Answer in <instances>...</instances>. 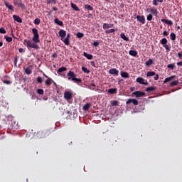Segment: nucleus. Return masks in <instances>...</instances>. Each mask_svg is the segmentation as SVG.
<instances>
[{"label": "nucleus", "instance_id": "8", "mask_svg": "<svg viewBox=\"0 0 182 182\" xmlns=\"http://www.w3.org/2000/svg\"><path fill=\"white\" fill-rule=\"evenodd\" d=\"M146 93L144 92H134L132 93L133 96H135V97L139 98V97H143L145 96Z\"/></svg>", "mask_w": 182, "mask_h": 182}, {"label": "nucleus", "instance_id": "12", "mask_svg": "<svg viewBox=\"0 0 182 182\" xmlns=\"http://www.w3.org/2000/svg\"><path fill=\"white\" fill-rule=\"evenodd\" d=\"M136 18L139 21H140L141 23H142V24H145L146 23V18L144 16H140V15H137L136 16Z\"/></svg>", "mask_w": 182, "mask_h": 182}, {"label": "nucleus", "instance_id": "54", "mask_svg": "<svg viewBox=\"0 0 182 182\" xmlns=\"http://www.w3.org/2000/svg\"><path fill=\"white\" fill-rule=\"evenodd\" d=\"M178 56L179 59H182V51H179V53H178Z\"/></svg>", "mask_w": 182, "mask_h": 182}, {"label": "nucleus", "instance_id": "17", "mask_svg": "<svg viewBox=\"0 0 182 182\" xmlns=\"http://www.w3.org/2000/svg\"><path fill=\"white\" fill-rule=\"evenodd\" d=\"M121 76L122 77H124V79H129V77H130V74H129L127 71H122V73H121Z\"/></svg>", "mask_w": 182, "mask_h": 182}, {"label": "nucleus", "instance_id": "28", "mask_svg": "<svg viewBox=\"0 0 182 182\" xmlns=\"http://www.w3.org/2000/svg\"><path fill=\"white\" fill-rule=\"evenodd\" d=\"M120 37L122 38H123V40H125V41H129V37H127V36H126V34H124V33H121Z\"/></svg>", "mask_w": 182, "mask_h": 182}, {"label": "nucleus", "instance_id": "55", "mask_svg": "<svg viewBox=\"0 0 182 182\" xmlns=\"http://www.w3.org/2000/svg\"><path fill=\"white\" fill-rule=\"evenodd\" d=\"M90 65H91V66H93V68H96V64H95V61H90Z\"/></svg>", "mask_w": 182, "mask_h": 182}, {"label": "nucleus", "instance_id": "18", "mask_svg": "<svg viewBox=\"0 0 182 182\" xmlns=\"http://www.w3.org/2000/svg\"><path fill=\"white\" fill-rule=\"evenodd\" d=\"M176 75H171L170 77H166V79L164 80V83H168V82H171L173 79H175Z\"/></svg>", "mask_w": 182, "mask_h": 182}, {"label": "nucleus", "instance_id": "16", "mask_svg": "<svg viewBox=\"0 0 182 182\" xmlns=\"http://www.w3.org/2000/svg\"><path fill=\"white\" fill-rule=\"evenodd\" d=\"M83 55L85 56V58H87L88 60H92V59H93L92 54H88V53H86V51L83 52Z\"/></svg>", "mask_w": 182, "mask_h": 182}, {"label": "nucleus", "instance_id": "4", "mask_svg": "<svg viewBox=\"0 0 182 182\" xmlns=\"http://www.w3.org/2000/svg\"><path fill=\"white\" fill-rule=\"evenodd\" d=\"M160 43L161 44L163 45V46L166 48V50H167V52H170L171 50V47L168 46V40L167 38H166L165 37L164 38H161L160 40Z\"/></svg>", "mask_w": 182, "mask_h": 182}, {"label": "nucleus", "instance_id": "19", "mask_svg": "<svg viewBox=\"0 0 182 182\" xmlns=\"http://www.w3.org/2000/svg\"><path fill=\"white\" fill-rule=\"evenodd\" d=\"M161 21L166 23V24H169V26H173V24L172 20H168V18H161Z\"/></svg>", "mask_w": 182, "mask_h": 182}, {"label": "nucleus", "instance_id": "51", "mask_svg": "<svg viewBox=\"0 0 182 182\" xmlns=\"http://www.w3.org/2000/svg\"><path fill=\"white\" fill-rule=\"evenodd\" d=\"M119 102H117V100H114V102H112V106H117Z\"/></svg>", "mask_w": 182, "mask_h": 182}, {"label": "nucleus", "instance_id": "26", "mask_svg": "<svg viewBox=\"0 0 182 182\" xmlns=\"http://www.w3.org/2000/svg\"><path fill=\"white\" fill-rule=\"evenodd\" d=\"M129 55H131V56H137L138 51H136V50H129Z\"/></svg>", "mask_w": 182, "mask_h": 182}, {"label": "nucleus", "instance_id": "43", "mask_svg": "<svg viewBox=\"0 0 182 182\" xmlns=\"http://www.w3.org/2000/svg\"><path fill=\"white\" fill-rule=\"evenodd\" d=\"M177 85H178V80H175L174 82H171V86H177Z\"/></svg>", "mask_w": 182, "mask_h": 182}, {"label": "nucleus", "instance_id": "53", "mask_svg": "<svg viewBox=\"0 0 182 182\" xmlns=\"http://www.w3.org/2000/svg\"><path fill=\"white\" fill-rule=\"evenodd\" d=\"M100 44V41L98 40L93 42V46H97Z\"/></svg>", "mask_w": 182, "mask_h": 182}, {"label": "nucleus", "instance_id": "9", "mask_svg": "<svg viewBox=\"0 0 182 182\" xmlns=\"http://www.w3.org/2000/svg\"><path fill=\"white\" fill-rule=\"evenodd\" d=\"M131 103H133L135 106H138L139 105V102L136 99H129L126 102L127 105H130Z\"/></svg>", "mask_w": 182, "mask_h": 182}, {"label": "nucleus", "instance_id": "32", "mask_svg": "<svg viewBox=\"0 0 182 182\" xmlns=\"http://www.w3.org/2000/svg\"><path fill=\"white\" fill-rule=\"evenodd\" d=\"M85 9H87V10H94V7L91 4H85Z\"/></svg>", "mask_w": 182, "mask_h": 182}, {"label": "nucleus", "instance_id": "60", "mask_svg": "<svg viewBox=\"0 0 182 182\" xmlns=\"http://www.w3.org/2000/svg\"><path fill=\"white\" fill-rule=\"evenodd\" d=\"M53 10L57 11V10H58V7H56L55 6H54L53 7Z\"/></svg>", "mask_w": 182, "mask_h": 182}, {"label": "nucleus", "instance_id": "62", "mask_svg": "<svg viewBox=\"0 0 182 182\" xmlns=\"http://www.w3.org/2000/svg\"><path fill=\"white\" fill-rule=\"evenodd\" d=\"M91 86H92L93 87H96V85L95 83H91Z\"/></svg>", "mask_w": 182, "mask_h": 182}, {"label": "nucleus", "instance_id": "56", "mask_svg": "<svg viewBox=\"0 0 182 182\" xmlns=\"http://www.w3.org/2000/svg\"><path fill=\"white\" fill-rule=\"evenodd\" d=\"M164 36H168L169 33L166 30H165L163 33Z\"/></svg>", "mask_w": 182, "mask_h": 182}, {"label": "nucleus", "instance_id": "13", "mask_svg": "<svg viewBox=\"0 0 182 182\" xmlns=\"http://www.w3.org/2000/svg\"><path fill=\"white\" fill-rule=\"evenodd\" d=\"M70 33H68L67 37H65L64 40V43L66 44L67 46H69L70 44Z\"/></svg>", "mask_w": 182, "mask_h": 182}, {"label": "nucleus", "instance_id": "41", "mask_svg": "<svg viewBox=\"0 0 182 182\" xmlns=\"http://www.w3.org/2000/svg\"><path fill=\"white\" fill-rule=\"evenodd\" d=\"M34 23H35V24H40V23H41V18H39L38 17H37L36 18H35Z\"/></svg>", "mask_w": 182, "mask_h": 182}, {"label": "nucleus", "instance_id": "48", "mask_svg": "<svg viewBox=\"0 0 182 182\" xmlns=\"http://www.w3.org/2000/svg\"><path fill=\"white\" fill-rule=\"evenodd\" d=\"M17 63H18V57H17V55H16L14 57V65L15 66H17Z\"/></svg>", "mask_w": 182, "mask_h": 182}, {"label": "nucleus", "instance_id": "31", "mask_svg": "<svg viewBox=\"0 0 182 182\" xmlns=\"http://www.w3.org/2000/svg\"><path fill=\"white\" fill-rule=\"evenodd\" d=\"M117 92V89H109L108 93H110V95H114Z\"/></svg>", "mask_w": 182, "mask_h": 182}, {"label": "nucleus", "instance_id": "34", "mask_svg": "<svg viewBox=\"0 0 182 182\" xmlns=\"http://www.w3.org/2000/svg\"><path fill=\"white\" fill-rule=\"evenodd\" d=\"M82 72H85V73H90V70L87 68V67H82Z\"/></svg>", "mask_w": 182, "mask_h": 182}, {"label": "nucleus", "instance_id": "10", "mask_svg": "<svg viewBox=\"0 0 182 182\" xmlns=\"http://www.w3.org/2000/svg\"><path fill=\"white\" fill-rule=\"evenodd\" d=\"M14 4L20 6L21 9H25L26 7L24 3H22V0H14Z\"/></svg>", "mask_w": 182, "mask_h": 182}, {"label": "nucleus", "instance_id": "61", "mask_svg": "<svg viewBox=\"0 0 182 182\" xmlns=\"http://www.w3.org/2000/svg\"><path fill=\"white\" fill-rule=\"evenodd\" d=\"M53 83L54 84V86H55V87H58L57 83H55V82H54V80H53Z\"/></svg>", "mask_w": 182, "mask_h": 182}, {"label": "nucleus", "instance_id": "20", "mask_svg": "<svg viewBox=\"0 0 182 182\" xmlns=\"http://www.w3.org/2000/svg\"><path fill=\"white\" fill-rule=\"evenodd\" d=\"M151 65H154L153 58H149V60L146 61V66H151Z\"/></svg>", "mask_w": 182, "mask_h": 182}, {"label": "nucleus", "instance_id": "45", "mask_svg": "<svg viewBox=\"0 0 182 182\" xmlns=\"http://www.w3.org/2000/svg\"><path fill=\"white\" fill-rule=\"evenodd\" d=\"M103 28H109V23H103Z\"/></svg>", "mask_w": 182, "mask_h": 182}, {"label": "nucleus", "instance_id": "30", "mask_svg": "<svg viewBox=\"0 0 182 182\" xmlns=\"http://www.w3.org/2000/svg\"><path fill=\"white\" fill-rule=\"evenodd\" d=\"M150 11H151L152 16H153V14L154 16H157V14H158L157 9H150Z\"/></svg>", "mask_w": 182, "mask_h": 182}, {"label": "nucleus", "instance_id": "27", "mask_svg": "<svg viewBox=\"0 0 182 182\" xmlns=\"http://www.w3.org/2000/svg\"><path fill=\"white\" fill-rule=\"evenodd\" d=\"M90 107H91V104L90 103H86V105H85L83 106V110L88 111V110H90Z\"/></svg>", "mask_w": 182, "mask_h": 182}, {"label": "nucleus", "instance_id": "39", "mask_svg": "<svg viewBox=\"0 0 182 182\" xmlns=\"http://www.w3.org/2000/svg\"><path fill=\"white\" fill-rule=\"evenodd\" d=\"M4 38H6V41L11 42L13 40V37H9L8 36H5Z\"/></svg>", "mask_w": 182, "mask_h": 182}, {"label": "nucleus", "instance_id": "5", "mask_svg": "<svg viewBox=\"0 0 182 182\" xmlns=\"http://www.w3.org/2000/svg\"><path fill=\"white\" fill-rule=\"evenodd\" d=\"M73 97V93L72 92H65L64 93V99L65 100H71Z\"/></svg>", "mask_w": 182, "mask_h": 182}, {"label": "nucleus", "instance_id": "59", "mask_svg": "<svg viewBox=\"0 0 182 182\" xmlns=\"http://www.w3.org/2000/svg\"><path fill=\"white\" fill-rule=\"evenodd\" d=\"M53 58H58L57 53H54V54H53Z\"/></svg>", "mask_w": 182, "mask_h": 182}, {"label": "nucleus", "instance_id": "40", "mask_svg": "<svg viewBox=\"0 0 182 182\" xmlns=\"http://www.w3.org/2000/svg\"><path fill=\"white\" fill-rule=\"evenodd\" d=\"M77 36L79 37V38H82V37H84V33H81L80 31H79L78 33H77Z\"/></svg>", "mask_w": 182, "mask_h": 182}, {"label": "nucleus", "instance_id": "38", "mask_svg": "<svg viewBox=\"0 0 182 182\" xmlns=\"http://www.w3.org/2000/svg\"><path fill=\"white\" fill-rule=\"evenodd\" d=\"M170 36L171 40L175 41L176 39V34L175 33H171Z\"/></svg>", "mask_w": 182, "mask_h": 182}, {"label": "nucleus", "instance_id": "58", "mask_svg": "<svg viewBox=\"0 0 182 182\" xmlns=\"http://www.w3.org/2000/svg\"><path fill=\"white\" fill-rule=\"evenodd\" d=\"M177 65L178 66H182V61H178L177 62Z\"/></svg>", "mask_w": 182, "mask_h": 182}, {"label": "nucleus", "instance_id": "52", "mask_svg": "<svg viewBox=\"0 0 182 182\" xmlns=\"http://www.w3.org/2000/svg\"><path fill=\"white\" fill-rule=\"evenodd\" d=\"M3 83H4L5 85H11V80H4Z\"/></svg>", "mask_w": 182, "mask_h": 182}, {"label": "nucleus", "instance_id": "7", "mask_svg": "<svg viewBox=\"0 0 182 182\" xmlns=\"http://www.w3.org/2000/svg\"><path fill=\"white\" fill-rule=\"evenodd\" d=\"M136 82L138 83H139L140 85H144L145 86H148L149 85V82H145V80L143 78V77H137Z\"/></svg>", "mask_w": 182, "mask_h": 182}, {"label": "nucleus", "instance_id": "63", "mask_svg": "<svg viewBox=\"0 0 182 182\" xmlns=\"http://www.w3.org/2000/svg\"><path fill=\"white\" fill-rule=\"evenodd\" d=\"M3 46V41H0V47Z\"/></svg>", "mask_w": 182, "mask_h": 182}, {"label": "nucleus", "instance_id": "3", "mask_svg": "<svg viewBox=\"0 0 182 182\" xmlns=\"http://www.w3.org/2000/svg\"><path fill=\"white\" fill-rule=\"evenodd\" d=\"M50 134V132L49 130H40L37 133V137L38 139H43L44 137H47Z\"/></svg>", "mask_w": 182, "mask_h": 182}, {"label": "nucleus", "instance_id": "23", "mask_svg": "<svg viewBox=\"0 0 182 182\" xmlns=\"http://www.w3.org/2000/svg\"><path fill=\"white\" fill-rule=\"evenodd\" d=\"M13 17H14V20H16L18 23H22V18L19 16H17L16 14H14Z\"/></svg>", "mask_w": 182, "mask_h": 182}, {"label": "nucleus", "instance_id": "44", "mask_svg": "<svg viewBox=\"0 0 182 182\" xmlns=\"http://www.w3.org/2000/svg\"><path fill=\"white\" fill-rule=\"evenodd\" d=\"M152 18H153V16H152V13L151 12L149 14H148V16H147V20H149V21H151V20H152Z\"/></svg>", "mask_w": 182, "mask_h": 182}, {"label": "nucleus", "instance_id": "36", "mask_svg": "<svg viewBox=\"0 0 182 182\" xmlns=\"http://www.w3.org/2000/svg\"><path fill=\"white\" fill-rule=\"evenodd\" d=\"M159 1L160 3H163L164 0H153V4H154V6H158Z\"/></svg>", "mask_w": 182, "mask_h": 182}, {"label": "nucleus", "instance_id": "6", "mask_svg": "<svg viewBox=\"0 0 182 182\" xmlns=\"http://www.w3.org/2000/svg\"><path fill=\"white\" fill-rule=\"evenodd\" d=\"M58 34H59L60 37L61 38L62 41H64V43H65V37L67 34L66 31L64 30L63 28H60V31H58Z\"/></svg>", "mask_w": 182, "mask_h": 182}, {"label": "nucleus", "instance_id": "37", "mask_svg": "<svg viewBox=\"0 0 182 182\" xmlns=\"http://www.w3.org/2000/svg\"><path fill=\"white\" fill-rule=\"evenodd\" d=\"M115 31L114 28H109V30H106L105 33L107 34H109L110 33H114Z\"/></svg>", "mask_w": 182, "mask_h": 182}, {"label": "nucleus", "instance_id": "22", "mask_svg": "<svg viewBox=\"0 0 182 182\" xmlns=\"http://www.w3.org/2000/svg\"><path fill=\"white\" fill-rule=\"evenodd\" d=\"M54 22L56 23V24H58L59 26H63L64 25V23L63 21H62V20H60L59 18H56L54 19Z\"/></svg>", "mask_w": 182, "mask_h": 182}, {"label": "nucleus", "instance_id": "33", "mask_svg": "<svg viewBox=\"0 0 182 182\" xmlns=\"http://www.w3.org/2000/svg\"><path fill=\"white\" fill-rule=\"evenodd\" d=\"M154 90H156V87L154 86H151L146 89V92H154Z\"/></svg>", "mask_w": 182, "mask_h": 182}, {"label": "nucleus", "instance_id": "14", "mask_svg": "<svg viewBox=\"0 0 182 182\" xmlns=\"http://www.w3.org/2000/svg\"><path fill=\"white\" fill-rule=\"evenodd\" d=\"M53 79L50 78V77H48V75H47V80H46V86H51V85L53 84Z\"/></svg>", "mask_w": 182, "mask_h": 182}, {"label": "nucleus", "instance_id": "29", "mask_svg": "<svg viewBox=\"0 0 182 182\" xmlns=\"http://www.w3.org/2000/svg\"><path fill=\"white\" fill-rule=\"evenodd\" d=\"M156 75L155 71H148L146 73V77H151V76H154Z\"/></svg>", "mask_w": 182, "mask_h": 182}, {"label": "nucleus", "instance_id": "42", "mask_svg": "<svg viewBox=\"0 0 182 182\" xmlns=\"http://www.w3.org/2000/svg\"><path fill=\"white\" fill-rule=\"evenodd\" d=\"M37 93L38 95H44V90L43 89H38Z\"/></svg>", "mask_w": 182, "mask_h": 182}, {"label": "nucleus", "instance_id": "46", "mask_svg": "<svg viewBox=\"0 0 182 182\" xmlns=\"http://www.w3.org/2000/svg\"><path fill=\"white\" fill-rule=\"evenodd\" d=\"M37 82L40 84L43 83L42 77H38Z\"/></svg>", "mask_w": 182, "mask_h": 182}, {"label": "nucleus", "instance_id": "64", "mask_svg": "<svg viewBox=\"0 0 182 182\" xmlns=\"http://www.w3.org/2000/svg\"><path fill=\"white\" fill-rule=\"evenodd\" d=\"M134 90V87H131V91L133 92Z\"/></svg>", "mask_w": 182, "mask_h": 182}, {"label": "nucleus", "instance_id": "47", "mask_svg": "<svg viewBox=\"0 0 182 182\" xmlns=\"http://www.w3.org/2000/svg\"><path fill=\"white\" fill-rule=\"evenodd\" d=\"M0 33H2L3 34H4L5 33H6L5 28L4 27H1L0 28Z\"/></svg>", "mask_w": 182, "mask_h": 182}, {"label": "nucleus", "instance_id": "21", "mask_svg": "<svg viewBox=\"0 0 182 182\" xmlns=\"http://www.w3.org/2000/svg\"><path fill=\"white\" fill-rule=\"evenodd\" d=\"M67 67H60L57 71V73H63V72H67Z\"/></svg>", "mask_w": 182, "mask_h": 182}, {"label": "nucleus", "instance_id": "1", "mask_svg": "<svg viewBox=\"0 0 182 182\" xmlns=\"http://www.w3.org/2000/svg\"><path fill=\"white\" fill-rule=\"evenodd\" d=\"M32 31L33 33V43H32L31 40H27V38H25V40H23V44L27 46L28 48H39V46L37 44V43H40L41 41L38 30L36 27H33V28H32Z\"/></svg>", "mask_w": 182, "mask_h": 182}, {"label": "nucleus", "instance_id": "24", "mask_svg": "<svg viewBox=\"0 0 182 182\" xmlns=\"http://www.w3.org/2000/svg\"><path fill=\"white\" fill-rule=\"evenodd\" d=\"M71 7L76 11H80V9L75 3H71Z\"/></svg>", "mask_w": 182, "mask_h": 182}, {"label": "nucleus", "instance_id": "35", "mask_svg": "<svg viewBox=\"0 0 182 182\" xmlns=\"http://www.w3.org/2000/svg\"><path fill=\"white\" fill-rule=\"evenodd\" d=\"M167 68L168 69H171V70H173L174 68H175V64L174 63H172V64H168L167 65Z\"/></svg>", "mask_w": 182, "mask_h": 182}, {"label": "nucleus", "instance_id": "2", "mask_svg": "<svg viewBox=\"0 0 182 182\" xmlns=\"http://www.w3.org/2000/svg\"><path fill=\"white\" fill-rule=\"evenodd\" d=\"M67 76L68 77V80H72L77 83H82V79H78L77 77H76L75 73H74V71H71V70L68 71Z\"/></svg>", "mask_w": 182, "mask_h": 182}, {"label": "nucleus", "instance_id": "50", "mask_svg": "<svg viewBox=\"0 0 182 182\" xmlns=\"http://www.w3.org/2000/svg\"><path fill=\"white\" fill-rule=\"evenodd\" d=\"M18 51H19L20 53H25L26 50H25V48H20L18 49Z\"/></svg>", "mask_w": 182, "mask_h": 182}, {"label": "nucleus", "instance_id": "11", "mask_svg": "<svg viewBox=\"0 0 182 182\" xmlns=\"http://www.w3.org/2000/svg\"><path fill=\"white\" fill-rule=\"evenodd\" d=\"M109 75H115V76H118L119 75V70L117 68H110L109 70Z\"/></svg>", "mask_w": 182, "mask_h": 182}, {"label": "nucleus", "instance_id": "49", "mask_svg": "<svg viewBox=\"0 0 182 182\" xmlns=\"http://www.w3.org/2000/svg\"><path fill=\"white\" fill-rule=\"evenodd\" d=\"M154 80H159V74H156V73H155V74H154Z\"/></svg>", "mask_w": 182, "mask_h": 182}, {"label": "nucleus", "instance_id": "15", "mask_svg": "<svg viewBox=\"0 0 182 182\" xmlns=\"http://www.w3.org/2000/svg\"><path fill=\"white\" fill-rule=\"evenodd\" d=\"M33 70V65H29V67H27L25 68V72L26 75H31Z\"/></svg>", "mask_w": 182, "mask_h": 182}, {"label": "nucleus", "instance_id": "25", "mask_svg": "<svg viewBox=\"0 0 182 182\" xmlns=\"http://www.w3.org/2000/svg\"><path fill=\"white\" fill-rule=\"evenodd\" d=\"M4 4L10 10H14V6H12V4H9V3L8 1H5Z\"/></svg>", "mask_w": 182, "mask_h": 182}, {"label": "nucleus", "instance_id": "57", "mask_svg": "<svg viewBox=\"0 0 182 182\" xmlns=\"http://www.w3.org/2000/svg\"><path fill=\"white\" fill-rule=\"evenodd\" d=\"M48 3H51V4H53L54 3V4H56V0H50L48 1Z\"/></svg>", "mask_w": 182, "mask_h": 182}]
</instances>
